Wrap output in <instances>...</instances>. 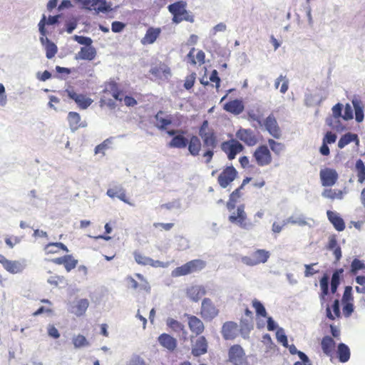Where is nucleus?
<instances>
[{
    "mask_svg": "<svg viewBox=\"0 0 365 365\" xmlns=\"http://www.w3.org/2000/svg\"><path fill=\"white\" fill-rule=\"evenodd\" d=\"M184 134L179 133L171 139L168 143L170 148H185L187 146L190 154L192 156H198L202 149V157L205 162L210 163L215 154V149L219 143L218 135L217 131L210 125L207 120H205L201 123L198 129V135H192L187 140Z\"/></svg>",
    "mask_w": 365,
    "mask_h": 365,
    "instance_id": "f257e3e1",
    "label": "nucleus"
},
{
    "mask_svg": "<svg viewBox=\"0 0 365 365\" xmlns=\"http://www.w3.org/2000/svg\"><path fill=\"white\" fill-rule=\"evenodd\" d=\"M169 12L172 14V22L173 24H180L182 21L193 23L195 21L194 15L187 10V3L185 1H178L168 6Z\"/></svg>",
    "mask_w": 365,
    "mask_h": 365,
    "instance_id": "f03ea898",
    "label": "nucleus"
},
{
    "mask_svg": "<svg viewBox=\"0 0 365 365\" xmlns=\"http://www.w3.org/2000/svg\"><path fill=\"white\" fill-rule=\"evenodd\" d=\"M205 266V262L201 259H193L187 262L180 267H176L172 272L175 277L185 276L202 269Z\"/></svg>",
    "mask_w": 365,
    "mask_h": 365,
    "instance_id": "7ed1b4c3",
    "label": "nucleus"
},
{
    "mask_svg": "<svg viewBox=\"0 0 365 365\" xmlns=\"http://www.w3.org/2000/svg\"><path fill=\"white\" fill-rule=\"evenodd\" d=\"M252 158L259 167L267 166L272 162V153L267 145H259L253 152Z\"/></svg>",
    "mask_w": 365,
    "mask_h": 365,
    "instance_id": "20e7f679",
    "label": "nucleus"
},
{
    "mask_svg": "<svg viewBox=\"0 0 365 365\" xmlns=\"http://www.w3.org/2000/svg\"><path fill=\"white\" fill-rule=\"evenodd\" d=\"M270 257L269 251L264 249H258L252 253L251 256H244L241 258L242 263L247 266H255L267 262Z\"/></svg>",
    "mask_w": 365,
    "mask_h": 365,
    "instance_id": "39448f33",
    "label": "nucleus"
},
{
    "mask_svg": "<svg viewBox=\"0 0 365 365\" xmlns=\"http://www.w3.org/2000/svg\"><path fill=\"white\" fill-rule=\"evenodd\" d=\"M220 148L227 155L229 160L235 159L236 155L244 150V146L235 139L222 142L220 145Z\"/></svg>",
    "mask_w": 365,
    "mask_h": 365,
    "instance_id": "423d86ee",
    "label": "nucleus"
},
{
    "mask_svg": "<svg viewBox=\"0 0 365 365\" xmlns=\"http://www.w3.org/2000/svg\"><path fill=\"white\" fill-rule=\"evenodd\" d=\"M219 314V309L210 298H205L202 301L200 315L205 320H212Z\"/></svg>",
    "mask_w": 365,
    "mask_h": 365,
    "instance_id": "0eeeda50",
    "label": "nucleus"
},
{
    "mask_svg": "<svg viewBox=\"0 0 365 365\" xmlns=\"http://www.w3.org/2000/svg\"><path fill=\"white\" fill-rule=\"evenodd\" d=\"M229 361L234 365H247V356L239 344H234L230 347Z\"/></svg>",
    "mask_w": 365,
    "mask_h": 365,
    "instance_id": "6e6552de",
    "label": "nucleus"
},
{
    "mask_svg": "<svg viewBox=\"0 0 365 365\" xmlns=\"http://www.w3.org/2000/svg\"><path fill=\"white\" fill-rule=\"evenodd\" d=\"M135 276L140 282H138L133 277L128 276L125 280L129 284V287L135 290L150 293V286L148 280L140 273H136Z\"/></svg>",
    "mask_w": 365,
    "mask_h": 365,
    "instance_id": "1a4fd4ad",
    "label": "nucleus"
},
{
    "mask_svg": "<svg viewBox=\"0 0 365 365\" xmlns=\"http://www.w3.org/2000/svg\"><path fill=\"white\" fill-rule=\"evenodd\" d=\"M49 261L56 265H63L67 272L74 269L78 264V260L73 255H65L52 258Z\"/></svg>",
    "mask_w": 365,
    "mask_h": 365,
    "instance_id": "9d476101",
    "label": "nucleus"
},
{
    "mask_svg": "<svg viewBox=\"0 0 365 365\" xmlns=\"http://www.w3.org/2000/svg\"><path fill=\"white\" fill-rule=\"evenodd\" d=\"M319 177L322 186L331 187L337 182L339 175L335 169L324 168L320 170Z\"/></svg>",
    "mask_w": 365,
    "mask_h": 365,
    "instance_id": "9b49d317",
    "label": "nucleus"
},
{
    "mask_svg": "<svg viewBox=\"0 0 365 365\" xmlns=\"http://www.w3.org/2000/svg\"><path fill=\"white\" fill-rule=\"evenodd\" d=\"M65 93H67L68 97L74 101L78 107L81 109H86L93 103V100L82 93H77L73 88L66 89Z\"/></svg>",
    "mask_w": 365,
    "mask_h": 365,
    "instance_id": "f8f14e48",
    "label": "nucleus"
},
{
    "mask_svg": "<svg viewBox=\"0 0 365 365\" xmlns=\"http://www.w3.org/2000/svg\"><path fill=\"white\" fill-rule=\"evenodd\" d=\"M236 138L247 146H254L258 143V138L255 132L248 128H240L236 132Z\"/></svg>",
    "mask_w": 365,
    "mask_h": 365,
    "instance_id": "ddd939ff",
    "label": "nucleus"
},
{
    "mask_svg": "<svg viewBox=\"0 0 365 365\" xmlns=\"http://www.w3.org/2000/svg\"><path fill=\"white\" fill-rule=\"evenodd\" d=\"M237 175V171L233 166L226 167L219 175L217 182L223 187H227Z\"/></svg>",
    "mask_w": 365,
    "mask_h": 365,
    "instance_id": "4468645a",
    "label": "nucleus"
},
{
    "mask_svg": "<svg viewBox=\"0 0 365 365\" xmlns=\"http://www.w3.org/2000/svg\"><path fill=\"white\" fill-rule=\"evenodd\" d=\"M231 223L237 224L240 227L247 229L249 224L247 222V214L245 211V205H241L237 207L236 212H233L228 218Z\"/></svg>",
    "mask_w": 365,
    "mask_h": 365,
    "instance_id": "2eb2a0df",
    "label": "nucleus"
},
{
    "mask_svg": "<svg viewBox=\"0 0 365 365\" xmlns=\"http://www.w3.org/2000/svg\"><path fill=\"white\" fill-rule=\"evenodd\" d=\"M264 125L266 130L274 138L279 139L282 136L281 129L277 123V119L274 115L271 113L264 120Z\"/></svg>",
    "mask_w": 365,
    "mask_h": 365,
    "instance_id": "dca6fc26",
    "label": "nucleus"
},
{
    "mask_svg": "<svg viewBox=\"0 0 365 365\" xmlns=\"http://www.w3.org/2000/svg\"><path fill=\"white\" fill-rule=\"evenodd\" d=\"M185 317H187L188 327L192 336H200L205 329V326L202 322L196 316L189 314H185Z\"/></svg>",
    "mask_w": 365,
    "mask_h": 365,
    "instance_id": "f3484780",
    "label": "nucleus"
},
{
    "mask_svg": "<svg viewBox=\"0 0 365 365\" xmlns=\"http://www.w3.org/2000/svg\"><path fill=\"white\" fill-rule=\"evenodd\" d=\"M161 32L162 29L160 27H149L145 36L141 38L140 43L144 46L154 43L160 36Z\"/></svg>",
    "mask_w": 365,
    "mask_h": 365,
    "instance_id": "a211bd4d",
    "label": "nucleus"
},
{
    "mask_svg": "<svg viewBox=\"0 0 365 365\" xmlns=\"http://www.w3.org/2000/svg\"><path fill=\"white\" fill-rule=\"evenodd\" d=\"M206 290L202 285H191L186 289L187 297L193 302H198L205 294Z\"/></svg>",
    "mask_w": 365,
    "mask_h": 365,
    "instance_id": "6ab92c4d",
    "label": "nucleus"
},
{
    "mask_svg": "<svg viewBox=\"0 0 365 365\" xmlns=\"http://www.w3.org/2000/svg\"><path fill=\"white\" fill-rule=\"evenodd\" d=\"M43 252L46 255H54L60 253L61 251L68 252V247L62 242H49L44 245Z\"/></svg>",
    "mask_w": 365,
    "mask_h": 365,
    "instance_id": "aec40b11",
    "label": "nucleus"
},
{
    "mask_svg": "<svg viewBox=\"0 0 365 365\" xmlns=\"http://www.w3.org/2000/svg\"><path fill=\"white\" fill-rule=\"evenodd\" d=\"M238 333L237 324L234 322H225L222 328V334L226 340L234 339Z\"/></svg>",
    "mask_w": 365,
    "mask_h": 365,
    "instance_id": "412c9836",
    "label": "nucleus"
},
{
    "mask_svg": "<svg viewBox=\"0 0 365 365\" xmlns=\"http://www.w3.org/2000/svg\"><path fill=\"white\" fill-rule=\"evenodd\" d=\"M165 323L167 327L173 332H174L177 336H180L182 334V339L184 340L186 339L185 327L181 322L171 317H168L166 319Z\"/></svg>",
    "mask_w": 365,
    "mask_h": 365,
    "instance_id": "4be33fe9",
    "label": "nucleus"
},
{
    "mask_svg": "<svg viewBox=\"0 0 365 365\" xmlns=\"http://www.w3.org/2000/svg\"><path fill=\"white\" fill-rule=\"evenodd\" d=\"M245 106L241 100L235 99L226 103L223 109L228 113L239 115L244 110Z\"/></svg>",
    "mask_w": 365,
    "mask_h": 365,
    "instance_id": "5701e85b",
    "label": "nucleus"
},
{
    "mask_svg": "<svg viewBox=\"0 0 365 365\" xmlns=\"http://www.w3.org/2000/svg\"><path fill=\"white\" fill-rule=\"evenodd\" d=\"M107 195L111 198L118 197L121 201L131 205L128 201V198L126 196L125 189L121 185H116L113 187L109 188L106 192Z\"/></svg>",
    "mask_w": 365,
    "mask_h": 365,
    "instance_id": "b1692460",
    "label": "nucleus"
},
{
    "mask_svg": "<svg viewBox=\"0 0 365 365\" xmlns=\"http://www.w3.org/2000/svg\"><path fill=\"white\" fill-rule=\"evenodd\" d=\"M150 73L156 78H168L171 74L170 68L164 63H160L158 65L151 68Z\"/></svg>",
    "mask_w": 365,
    "mask_h": 365,
    "instance_id": "393cba45",
    "label": "nucleus"
},
{
    "mask_svg": "<svg viewBox=\"0 0 365 365\" xmlns=\"http://www.w3.org/2000/svg\"><path fill=\"white\" fill-rule=\"evenodd\" d=\"M164 112L159 110L155 115L156 120L155 126L160 130H165L167 127L172 124L173 118L170 115L163 117Z\"/></svg>",
    "mask_w": 365,
    "mask_h": 365,
    "instance_id": "a878e982",
    "label": "nucleus"
},
{
    "mask_svg": "<svg viewBox=\"0 0 365 365\" xmlns=\"http://www.w3.org/2000/svg\"><path fill=\"white\" fill-rule=\"evenodd\" d=\"M96 56V50L93 46L82 47L80 51L76 54V60L93 61Z\"/></svg>",
    "mask_w": 365,
    "mask_h": 365,
    "instance_id": "bb28decb",
    "label": "nucleus"
},
{
    "mask_svg": "<svg viewBox=\"0 0 365 365\" xmlns=\"http://www.w3.org/2000/svg\"><path fill=\"white\" fill-rule=\"evenodd\" d=\"M284 346L289 348V351L292 354H297L300 361H296L294 365H312L307 356L301 351H298L294 344L289 345V344H282Z\"/></svg>",
    "mask_w": 365,
    "mask_h": 365,
    "instance_id": "cd10ccee",
    "label": "nucleus"
},
{
    "mask_svg": "<svg viewBox=\"0 0 365 365\" xmlns=\"http://www.w3.org/2000/svg\"><path fill=\"white\" fill-rule=\"evenodd\" d=\"M88 306L89 302L87 299H79L72 306L71 313L77 317H81L85 314Z\"/></svg>",
    "mask_w": 365,
    "mask_h": 365,
    "instance_id": "c85d7f7f",
    "label": "nucleus"
},
{
    "mask_svg": "<svg viewBox=\"0 0 365 365\" xmlns=\"http://www.w3.org/2000/svg\"><path fill=\"white\" fill-rule=\"evenodd\" d=\"M327 215L329 220L337 231L341 232L345 229V223L344 220L336 213L331 210H328L327 212Z\"/></svg>",
    "mask_w": 365,
    "mask_h": 365,
    "instance_id": "c756f323",
    "label": "nucleus"
},
{
    "mask_svg": "<svg viewBox=\"0 0 365 365\" xmlns=\"http://www.w3.org/2000/svg\"><path fill=\"white\" fill-rule=\"evenodd\" d=\"M59 17H60L59 15L50 16L48 17V20L46 21V16L43 15L42 19H41V21L38 23V29H39L40 34L43 36H45L46 34V29H45V26L46 24H48V25H53V24H56L58 21V18Z\"/></svg>",
    "mask_w": 365,
    "mask_h": 365,
    "instance_id": "7c9ffc66",
    "label": "nucleus"
},
{
    "mask_svg": "<svg viewBox=\"0 0 365 365\" xmlns=\"http://www.w3.org/2000/svg\"><path fill=\"white\" fill-rule=\"evenodd\" d=\"M68 121L71 129L73 131L78 130L85 125L81 122V116L77 112L71 111L68 114Z\"/></svg>",
    "mask_w": 365,
    "mask_h": 365,
    "instance_id": "2f4dec72",
    "label": "nucleus"
},
{
    "mask_svg": "<svg viewBox=\"0 0 365 365\" xmlns=\"http://www.w3.org/2000/svg\"><path fill=\"white\" fill-rule=\"evenodd\" d=\"M87 5L91 10L97 13L108 11L109 9L106 0H88Z\"/></svg>",
    "mask_w": 365,
    "mask_h": 365,
    "instance_id": "473e14b6",
    "label": "nucleus"
},
{
    "mask_svg": "<svg viewBox=\"0 0 365 365\" xmlns=\"http://www.w3.org/2000/svg\"><path fill=\"white\" fill-rule=\"evenodd\" d=\"M336 354L339 361L342 363L348 361L350 358V349L345 344H339Z\"/></svg>",
    "mask_w": 365,
    "mask_h": 365,
    "instance_id": "72a5a7b5",
    "label": "nucleus"
},
{
    "mask_svg": "<svg viewBox=\"0 0 365 365\" xmlns=\"http://www.w3.org/2000/svg\"><path fill=\"white\" fill-rule=\"evenodd\" d=\"M351 142H355L356 145H359V140L358 135L354 133H347L340 138L338 142V147L341 149Z\"/></svg>",
    "mask_w": 365,
    "mask_h": 365,
    "instance_id": "f704fd0d",
    "label": "nucleus"
},
{
    "mask_svg": "<svg viewBox=\"0 0 365 365\" xmlns=\"http://www.w3.org/2000/svg\"><path fill=\"white\" fill-rule=\"evenodd\" d=\"M242 189L241 187H237L235 189L230 195L229 200L227 202L226 207L229 211H232L235 208L236 203L238 200L242 196V193L241 192Z\"/></svg>",
    "mask_w": 365,
    "mask_h": 365,
    "instance_id": "c9c22d12",
    "label": "nucleus"
},
{
    "mask_svg": "<svg viewBox=\"0 0 365 365\" xmlns=\"http://www.w3.org/2000/svg\"><path fill=\"white\" fill-rule=\"evenodd\" d=\"M329 277L327 274H324V276L320 279L319 284L321 288V293L319 294V298L323 304L325 302V297L329 294Z\"/></svg>",
    "mask_w": 365,
    "mask_h": 365,
    "instance_id": "e433bc0d",
    "label": "nucleus"
},
{
    "mask_svg": "<svg viewBox=\"0 0 365 365\" xmlns=\"http://www.w3.org/2000/svg\"><path fill=\"white\" fill-rule=\"evenodd\" d=\"M4 268L11 274H16L23 271L24 266L19 261H11L8 259L4 265Z\"/></svg>",
    "mask_w": 365,
    "mask_h": 365,
    "instance_id": "4c0bfd02",
    "label": "nucleus"
},
{
    "mask_svg": "<svg viewBox=\"0 0 365 365\" xmlns=\"http://www.w3.org/2000/svg\"><path fill=\"white\" fill-rule=\"evenodd\" d=\"M41 41L43 44L46 41V56L48 59L52 58L56 54L58 48L56 45L48 40V38L44 39L43 36L41 38Z\"/></svg>",
    "mask_w": 365,
    "mask_h": 365,
    "instance_id": "58836bf2",
    "label": "nucleus"
},
{
    "mask_svg": "<svg viewBox=\"0 0 365 365\" xmlns=\"http://www.w3.org/2000/svg\"><path fill=\"white\" fill-rule=\"evenodd\" d=\"M107 89L110 92L112 96L120 102L123 101V91L118 87V85L115 81H110L108 83Z\"/></svg>",
    "mask_w": 365,
    "mask_h": 365,
    "instance_id": "ea45409f",
    "label": "nucleus"
},
{
    "mask_svg": "<svg viewBox=\"0 0 365 365\" xmlns=\"http://www.w3.org/2000/svg\"><path fill=\"white\" fill-rule=\"evenodd\" d=\"M327 317L331 320H334L336 318H339L341 316L340 309H339V302L338 299H335L331 309L330 307H327Z\"/></svg>",
    "mask_w": 365,
    "mask_h": 365,
    "instance_id": "a19ab883",
    "label": "nucleus"
},
{
    "mask_svg": "<svg viewBox=\"0 0 365 365\" xmlns=\"http://www.w3.org/2000/svg\"><path fill=\"white\" fill-rule=\"evenodd\" d=\"M267 143L269 145L270 150L277 156L280 155L285 150V145L284 143L277 142L274 139L269 138Z\"/></svg>",
    "mask_w": 365,
    "mask_h": 365,
    "instance_id": "79ce46f5",
    "label": "nucleus"
},
{
    "mask_svg": "<svg viewBox=\"0 0 365 365\" xmlns=\"http://www.w3.org/2000/svg\"><path fill=\"white\" fill-rule=\"evenodd\" d=\"M342 269H339L334 271V272L332 274L331 279V293L334 294L340 283V276L343 273Z\"/></svg>",
    "mask_w": 365,
    "mask_h": 365,
    "instance_id": "37998d69",
    "label": "nucleus"
},
{
    "mask_svg": "<svg viewBox=\"0 0 365 365\" xmlns=\"http://www.w3.org/2000/svg\"><path fill=\"white\" fill-rule=\"evenodd\" d=\"M352 103L355 111V119L357 122L360 123L364 120L363 106L361 101L358 100H353Z\"/></svg>",
    "mask_w": 365,
    "mask_h": 365,
    "instance_id": "c03bdc74",
    "label": "nucleus"
},
{
    "mask_svg": "<svg viewBox=\"0 0 365 365\" xmlns=\"http://www.w3.org/2000/svg\"><path fill=\"white\" fill-rule=\"evenodd\" d=\"M356 169L357 170L358 182L363 183L365 181V166L361 159L356 161Z\"/></svg>",
    "mask_w": 365,
    "mask_h": 365,
    "instance_id": "a18cd8bd",
    "label": "nucleus"
},
{
    "mask_svg": "<svg viewBox=\"0 0 365 365\" xmlns=\"http://www.w3.org/2000/svg\"><path fill=\"white\" fill-rule=\"evenodd\" d=\"M252 307L255 309L256 314L259 317H266L267 312L264 305L257 299L252 300Z\"/></svg>",
    "mask_w": 365,
    "mask_h": 365,
    "instance_id": "49530a36",
    "label": "nucleus"
},
{
    "mask_svg": "<svg viewBox=\"0 0 365 365\" xmlns=\"http://www.w3.org/2000/svg\"><path fill=\"white\" fill-rule=\"evenodd\" d=\"M207 351V344H196L192 349V354L195 356H199Z\"/></svg>",
    "mask_w": 365,
    "mask_h": 365,
    "instance_id": "de8ad7c7",
    "label": "nucleus"
},
{
    "mask_svg": "<svg viewBox=\"0 0 365 365\" xmlns=\"http://www.w3.org/2000/svg\"><path fill=\"white\" fill-rule=\"evenodd\" d=\"M134 257H135V259L136 262L138 264H142V265H147V264L155 265L154 264H153V259H150L149 257H145V256L142 255L140 253L135 252Z\"/></svg>",
    "mask_w": 365,
    "mask_h": 365,
    "instance_id": "09e8293b",
    "label": "nucleus"
},
{
    "mask_svg": "<svg viewBox=\"0 0 365 365\" xmlns=\"http://www.w3.org/2000/svg\"><path fill=\"white\" fill-rule=\"evenodd\" d=\"M65 281V277L63 276L58 275V274H53L50 276L48 279L47 282L54 287L58 286L60 284L63 283Z\"/></svg>",
    "mask_w": 365,
    "mask_h": 365,
    "instance_id": "8fccbe9b",
    "label": "nucleus"
},
{
    "mask_svg": "<svg viewBox=\"0 0 365 365\" xmlns=\"http://www.w3.org/2000/svg\"><path fill=\"white\" fill-rule=\"evenodd\" d=\"M195 79H196V73H192L191 74L187 76L185 78V83H184V88L186 90L191 89L194 86Z\"/></svg>",
    "mask_w": 365,
    "mask_h": 365,
    "instance_id": "3c124183",
    "label": "nucleus"
},
{
    "mask_svg": "<svg viewBox=\"0 0 365 365\" xmlns=\"http://www.w3.org/2000/svg\"><path fill=\"white\" fill-rule=\"evenodd\" d=\"M74 40L77 41L78 43L85 45V47L91 46L93 43L92 39L90 37L83 36H74Z\"/></svg>",
    "mask_w": 365,
    "mask_h": 365,
    "instance_id": "603ef678",
    "label": "nucleus"
},
{
    "mask_svg": "<svg viewBox=\"0 0 365 365\" xmlns=\"http://www.w3.org/2000/svg\"><path fill=\"white\" fill-rule=\"evenodd\" d=\"M356 282L359 285L356 287L358 293L365 294V277L357 276L356 277Z\"/></svg>",
    "mask_w": 365,
    "mask_h": 365,
    "instance_id": "864d4df0",
    "label": "nucleus"
},
{
    "mask_svg": "<svg viewBox=\"0 0 365 365\" xmlns=\"http://www.w3.org/2000/svg\"><path fill=\"white\" fill-rule=\"evenodd\" d=\"M336 344H322L323 351L328 356L332 357L336 352Z\"/></svg>",
    "mask_w": 365,
    "mask_h": 365,
    "instance_id": "5fc2aeb1",
    "label": "nucleus"
},
{
    "mask_svg": "<svg viewBox=\"0 0 365 365\" xmlns=\"http://www.w3.org/2000/svg\"><path fill=\"white\" fill-rule=\"evenodd\" d=\"M352 288L349 286L345 287L344 294L342 297V302L344 303L350 302L353 299L352 297Z\"/></svg>",
    "mask_w": 365,
    "mask_h": 365,
    "instance_id": "6e6d98bb",
    "label": "nucleus"
},
{
    "mask_svg": "<svg viewBox=\"0 0 365 365\" xmlns=\"http://www.w3.org/2000/svg\"><path fill=\"white\" fill-rule=\"evenodd\" d=\"M210 81L213 83H215V88H216L217 91H218L220 86L221 80H220V77L218 76V73H217V70H213L211 72V75L210 76Z\"/></svg>",
    "mask_w": 365,
    "mask_h": 365,
    "instance_id": "4d7b16f0",
    "label": "nucleus"
},
{
    "mask_svg": "<svg viewBox=\"0 0 365 365\" xmlns=\"http://www.w3.org/2000/svg\"><path fill=\"white\" fill-rule=\"evenodd\" d=\"M343 119L348 120L353 118V110L351 106L349 104H346L344 114L341 116Z\"/></svg>",
    "mask_w": 365,
    "mask_h": 365,
    "instance_id": "13d9d810",
    "label": "nucleus"
},
{
    "mask_svg": "<svg viewBox=\"0 0 365 365\" xmlns=\"http://www.w3.org/2000/svg\"><path fill=\"white\" fill-rule=\"evenodd\" d=\"M110 143V141L108 139L104 140L102 143L98 145L95 148V153H103L104 154V152L106 149L108 148V144Z\"/></svg>",
    "mask_w": 365,
    "mask_h": 365,
    "instance_id": "bf43d9fd",
    "label": "nucleus"
},
{
    "mask_svg": "<svg viewBox=\"0 0 365 365\" xmlns=\"http://www.w3.org/2000/svg\"><path fill=\"white\" fill-rule=\"evenodd\" d=\"M336 140V135L331 131H328L323 139V143L327 144L334 143Z\"/></svg>",
    "mask_w": 365,
    "mask_h": 365,
    "instance_id": "052dcab7",
    "label": "nucleus"
},
{
    "mask_svg": "<svg viewBox=\"0 0 365 365\" xmlns=\"http://www.w3.org/2000/svg\"><path fill=\"white\" fill-rule=\"evenodd\" d=\"M343 314L346 317H349L352 312H354V306L351 302L344 303V305L342 309Z\"/></svg>",
    "mask_w": 365,
    "mask_h": 365,
    "instance_id": "680f3d73",
    "label": "nucleus"
},
{
    "mask_svg": "<svg viewBox=\"0 0 365 365\" xmlns=\"http://www.w3.org/2000/svg\"><path fill=\"white\" fill-rule=\"evenodd\" d=\"M276 337L279 342H287V337L282 328H278L276 331Z\"/></svg>",
    "mask_w": 365,
    "mask_h": 365,
    "instance_id": "e2e57ef3",
    "label": "nucleus"
},
{
    "mask_svg": "<svg viewBox=\"0 0 365 365\" xmlns=\"http://www.w3.org/2000/svg\"><path fill=\"white\" fill-rule=\"evenodd\" d=\"M177 339L168 334H162L158 336V342H176Z\"/></svg>",
    "mask_w": 365,
    "mask_h": 365,
    "instance_id": "0e129e2a",
    "label": "nucleus"
},
{
    "mask_svg": "<svg viewBox=\"0 0 365 365\" xmlns=\"http://www.w3.org/2000/svg\"><path fill=\"white\" fill-rule=\"evenodd\" d=\"M125 24L120 22V21H113L111 25V29L112 31L114 33H118L123 31V29L125 28Z\"/></svg>",
    "mask_w": 365,
    "mask_h": 365,
    "instance_id": "69168bd1",
    "label": "nucleus"
},
{
    "mask_svg": "<svg viewBox=\"0 0 365 365\" xmlns=\"http://www.w3.org/2000/svg\"><path fill=\"white\" fill-rule=\"evenodd\" d=\"M341 111H342V105L339 103H336L332 108L333 116L335 118H339V117L342 116Z\"/></svg>",
    "mask_w": 365,
    "mask_h": 365,
    "instance_id": "338daca9",
    "label": "nucleus"
},
{
    "mask_svg": "<svg viewBox=\"0 0 365 365\" xmlns=\"http://www.w3.org/2000/svg\"><path fill=\"white\" fill-rule=\"evenodd\" d=\"M351 272H355L364 267V264L358 259H354L351 262Z\"/></svg>",
    "mask_w": 365,
    "mask_h": 365,
    "instance_id": "774afa93",
    "label": "nucleus"
}]
</instances>
